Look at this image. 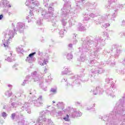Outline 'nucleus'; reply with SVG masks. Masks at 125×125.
<instances>
[{
    "mask_svg": "<svg viewBox=\"0 0 125 125\" xmlns=\"http://www.w3.org/2000/svg\"><path fill=\"white\" fill-rule=\"evenodd\" d=\"M33 4H34V0H27L25 2V5L27 6H29V5Z\"/></svg>",
    "mask_w": 125,
    "mask_h": 125,
    "instance_id": "f257e3e1",
    "label": "nucleus"
},
{
    "mask_svg": "<svg viewBox=\"0 0 125 125\" xmlns=\"http://www.w3.org/2000/svg\"><path fill=\"white\" fill-rule=\"evenodd\" d=\"M36 54V52L34 53H32L31 54H29L28 56V57H30V58H32V57H34V56Z\"/></svg>",
    "mask_w": 125,
    "mask_h": 125,
    "instance_id": "f03ea898",
    "label": "nucleus"
},
{
    "mask_svg": "<svg viewBox=\"0 0 125 125\" xmlns=\"http://www.w3.org/2000/svg\"><path fill=\"white\" fill-rule=\"evenodd\" d=\"M63 120H64V121L66 122H68V121H69V115L67 114L66 117L63 118Z\"/></svg>",
    "mask_w": 125,
    "mask_h": 125,
    "instance_id": "7ed1b4c3",
    "label": "nucleus"
},
{
    "mask_svg": "<svg viewBox=\"0 0 125 125\" xmlns=\"http://www.w3.org/2000/svg\"><path fill=\"white\" fill-rule=\"evenodd\" d=\"M48 62L47 61V60H44L43 62V63H42V65L43 66V65H46V63Z\"/></svg>",
    "mask_w": 125,
    "mask_h": 125,
    "instance_id": "20e7f679",
    "label": "nucleus"
},
{
    "mask_svg": "<svg viewBox=\"0 0 125 125\" xmlns=\"http://www.w3.org/2000/svg\"><path fill=\"white\" fill-rule=\"evenodd\" d=\"M6 116H7L6 113H5V112L2 113V117H3V118L6 117Z\"/></svg>",
    "mask_w": 125,
    "mask_h": 125,
    "instance_id": "39448f33",
    "label": "nucleus"
},
{
    "mask_svg": "<svg viewBox=\"0 0 125 125\" xmlns=\"http://www.w3.org/2000/svg\"><path fill=\"white\" fill-rule=\"evenodd\" d=\"M4 47H8V42H6L4 43Z\"/></svg>",
    "mask_w": 125,
    "mask_h": 125,
    "instance_id": "423d86ee",
    "label": "nucleus"
},
{
    "mask_svg": "<svg viewBox=\"0 0 125 125\" xmlns=\"http://www.w3.org/2000/svg\"><path fill=\"white\" fill-rule=\"evenodd\" d=\"M15 116H16V114L15 113L12 114V118H13V119H14V118H15Z\"/></svg>",
    "mask_w": 125,
    "mask_h": 125,
    "instance_id": "0eeeda50",
    "label": "nucleus"
},
{
    "mask_svg": "<svg viewBox=\"0 0 125 125\" xmlns=\"http://www.w3.org/2000/svg\"><path fill=\"white\" fill-rule=\"evenodd\" d=\"M2 17H3V16H2V15H0V20H1V19H2Z\"/></svg>",
    "mask_w": 125,
    "mask_h": 125,
    "instance_id": "6e6552de",
    "label": "nucleus"
},
{
    "mask_svg": "<svg viewBox=\"0 0 125 125\" xmlns=\"http://www.w3.org/2000/svg\"><path fill=\"white\" fill-rule=\"evenodd\" d=\"M47 71V68H45V69H44V73H46Z\"/></svg>",
    "mask_w": 125,
    "mask_h": 125,
    "instance_id": "1a4fd4ad",
    "label": "nucleus"
},
{
    "mask_svg": "<svg viewBox=\"0 0 125 125\" xmlns=\"http://www.w3.org/2000/svg\"><path fill=\"white\" fill-rule=\"evenodd\" d=\"M53 103H55V102H54V101H53Z\"/></svg>",
    "mask_w": 125,
    "mask_h": 125,
    "instance_id": "9d476101",
    "label": "nucleus"
},
{
    "mask_svg": "<svg viewBox=\"0 0 125 125\" xmlns=\"http://www.w3.org/2000/svg\"><path fill=\"white\" fill-rule=\"evenodd\" d=\"M53 92H55V90L53 91Z\"/></svg>",
    "mask_w": 125,
    "mask_h": 125,
    "instance_id": "9b49d317",
    "label": "nucleus"
},
{
    "mask_svg": "<svg viewBox=\"0 0 125 125\" xmlns=\"http://www.w3.org/2000/svg\"><path fill=\"white\" fill-rule=\"evenodd\" d=\"M35 73L37 74V72H35Z\"/></svg>",
    "mask_w": 125,
    "mask_h": 125,
    "instance_id": "f8f14e48",
    "label": "nucleus"
},
{
    "mask_svg": "<svg viewBox=\"0 0 125 125\" xmlns=\"http://www.w3.org/2000/svg\"><path fill=\"white\" fill-rule=\"evenodd\" d=\"M11 55H12V54L11 53Z\"/></svg>",
    "mask_w": 125,
    "mask_h": 125,
    "instance_id": "ddd939ff",
    "label": "nucleus"
}]
</instances>
